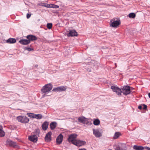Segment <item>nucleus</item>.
Wrapping results in <instances>:
<instances>
[{
    "mask_svg": "<svg viewBox=\"0 0 150 150\" xmlns=\"http://www.w3.org/2000/svg\"><path fill=\"white\" fill-rule=\"evenodd\" d=\"M120 24V20L119 18L112 19L110 21V26L116 28Z\"/></svg>",
    "mask_w": 150,
    "mask_h": 150,
    "instance_id": "nucleus-1",
    "label": "nucleus"
},
{
    "mask_svg": "<svg viewBox=\"0 0 150 150\" xmlns=\"http://www.w3.org/2000/svg\"><path fill=\"white\" fill-rule=\"evenodd\" d=\"M52 85L51 83H48L42 87L41 91L43 93H49L52 90Z\"/></svg>",
    "mask_w": 150,
    "mask_h": 150,
    "instance_id": "nucleus-2",
    "label": "nucleus"
},
{
    "mask_svg": "<svg viewBox=\"0 0 150 150\" xmlns=\"http://www.w3.org/2000/svg\"><path fill=\"white\" fill-rule=\"evenodd\" d=\"M17 119L18 122L23 123H28L29 121V119L25 116H18Z\"/></svg>",
    "mask_w": 150,
    "mask_h": 150,
    "instance_id": "nucleus-3",
    "label": "nucleus"
},
{
    "mask_svg": "<svg viewBox=\"0 0 150 150\" xmlns=\"http://www.w3.org/2000/svg\"><path fill=\"white\" fill-rule=\"evenodd\" d=\"M122 92L123 94L125 95H127L129 94L131 92V90L130 87L128 86H125L122 88Z\"/></svg>",
    "mask_w": 150,
    "mask_h": 150,
    "instance_id": "nucleus-4",
    "label": "nucleus"
},
{
    "mask_svg": "<svg viewBox=\"0 0 150 150\" xmlns=\"http://www.w3.org/2000/svg\"><path fill=\"white\" fill-rule=\"evenodd\" d=\"M111 88L112 91L114 92H115L117 95L120 96L121 95L122 91L120 88L115 86H112Z\"/></svg>",
    "mask_w": 150,
    "mask_h": 150,
    "instance_id": "nucleus-5",
    "label": "nucleus"
},
{
    "mask_svg": "<svg viewBox=\"0 0 150 150\" xmlns=\"http://www.w3.org/2000/svg\"><path fill=\"white\" fill-rule=\"evenodd\" d=\"M77 135L75 134H71L70 135L68 138V141L69 142H71L74 144V142H75V141L76 140V137Z\"/></svg>",
    "mask_w": 150,
    "mask_h": 150,
    "instance_id": "nucleus-6",
    "label": "nucleus"
},
{
    "mask_svg": "<svg viewBox=\"0 0 150 150\" xmlns=\"http://www.w3.org/2000/svg\"><path fill=\"white\" fill-rule=\"evenodd\" d=\"M6 145L13 147H15L17 146V144L16 142H13L9 139H7L6 141Z\"/></svg>",
    "mask_w": 150,
    "mask_h": 150,
    "instance_id": "nucleus-7",
    "label": "nucleus"
},
{
    "mask_svg": "<svg viewBox=\"0 0 150 150\" xmlns=\"http://www.w3.org/2000/svg\"><path fill=\"white\" fill-rule=\"evenodd\" d=\"M66 89V87L61 86L53 88L52 91H53L60 92L65 91Z\"/></svg>",
    "mask_w": 150,
    "mask_h": 150,
    "instance_id": "nucleus-8",
    "label": "nucleus"
},
{
    "mask_svg": "<svg viewBox=\"0 0 150 150\" xmlns=\"http://www.w3.org/2000/svg\"><path fill=\"white\" fill-rule=\"evenodd\" d=\"M74 142V145L78 146H80L85 144L86 142L84 141H83L80 140H76Z\"/></svg>",
    "mask_w": 150,
    "mask_h": 150,
    "instance_id": "nucleus-9",
    "label": "nucleus"
},
{
    "mask_svg": "<svg viewBox=\"0 0 150 150\" xmlns=\"http://www.w3.org/2000/svg\"><path fill=\"white\" fill-rule=\"evenodd\" d=\"M78 122L80 123L88 124V119L84 117H79L78 118Z\"/></svg>",
    "mask_w": 150,
    "mask_h": 150,
    "instance_id": "nucleus-10",
    "label": "nucleus"
},
{
    "mask_svg": "<svg viewBox=\"0 0 150 150\" xmlns=\"http://www.w3.org/2000/svg\"><path fill=\"white\" fill-rule=\"evenodd\" d=\"M28 139L33 142H36L38 140V137L36 135H32L28 137Z\"/></svg>",
    "mask_w": 150,
    "mask_h": 150,
    "instance_id": "nucleus-11",
    "label": "nucleus"
},
{
    "mask_svg": "<svg viewBox=\"0 0 150 150\" xmlns=\"http://www.w3.org/2000/svg\"><path fill=\"white\" fill-rule=\"evenodd\" d=\"M52 134V132L50 131L47 134L45 137V140L46 142H49L51 141Z\"/></svg>",
    "mask_w": 150,
    "mask_h": 150,
    "instance_id": "nucleus-12",
    "label": "nucleus"
},
{
    "mask_svg": "<svg viewBox=\"0 0 150 150\" xmlns=\"http://www.w3.org/2000/svg\"><path fill=\"white\" fill-rule=\"evenodd\" d=\"M77 35V32L74 30H70L69 33L67 34V36H76Z\"/></svg>",
    "mask_w": 150,
    "mask_h": 150,
    "instance_id": "nucleus-13",
    "label": "nucleus"
},
{
    "mask_svg": "<svg viewBox=\"0 0 150 150\" xmlns=\"http://www.w3.org/2000/svg\"><path fill=\"white\" fill-rule=\"evenodd\" d=\"M94 135L96 137H100L102 136V132L98 130H94Z\"/></svg>",
    "mask_w": 150,
    "mask_h": 150,
    "instance_id": "nucleus-14",
    "label": "nucleus"
},
{
    "mask_svg": "<svg viewBox=\"0 0 150 150\" xmlns=\"http://www.w3.org/2000/svg\"><path fill=\"white\" fill-rule=\"evenodd\" d=\"M63 139V136L61 134H60L57 137L56 139L57 143L60 144L62 143Z\"/></svg>",
    "mask_w": 150,
    "mask_h": 150,
    "instance_id": "nucleus-15",
    "label": "nucleus"
},
{
    "mask_svg": "<svg viewBox=\"0 0 150 150\" xmlns=\"http://www.w3.org/2000/svg\"><path fill=\"white\" fill-rule=\"evenodd\" d=\"M26 37L30 42L31 41L35 40L37 39V38L35 36L32 35H29Z\"/></svg>",
    "mask_w": 150,
    "mask_h": 150,
    "instance_id": "nucleus-16",
    "label": "nucleus"
},
{
    "mask_svg": "<svg viewBox=\"0 0 150 150\" xmlns=\"http://www.w3.org/2000/svg\"><path fill=\"white\" fill-rule=\"evenodd\" d=\"M19 42L22 45H27L30 43V41L28 40L22 39Z\"/></svg>",
    "mask_w": 150,
    "mask_h": 150,
    "instance_id": "nucleus-17",
    "label": "nucleus"
},
{
    "mask_svg": "<svg viewBox=\"0 0 150 150\" xmlns=\"http://www.w3.org/2000/svg\"><path fill=\"white\" fill-rule=\"evenodd\" d=\"M49 124L48 122L47 121L45 122L42 124V129L44 130H46L48 128V126Z\"/></svg>",
    "mask_w": 150,
    "mask_h": 150,
    "instance_id": "nucleus-18",
    "label": "nucleus"
},
{
    "mask_svg": "<svg viewBox=\"0 0 150 150\" xmlns=\"http://www.w3.org/2000/svg\"><path fill=\"white\" fill-rule=\"evenodd\" d=\"M16 42L15 39L10 38L8 39L6 41V42L8 43H14Z\"/></svg>",
    "mask_w": 150,
    "mask_h": 150,
    "instance_id": "nucleus-19",
    "label": "nucleus"
},
{
    "mask_svg": "<svg viewBox=\"0 0 150 150\" xmlns=\"http://www.w3.org/2000/svg\"><path fill=\"white\" fill-rule=\"evenodd\" d=\"M133 148L136 150H143L144 149V147L142 146L134 145L133 146Z\"/></svg>",
    "mask_w": 150,
    "mask_h": 150,
    "instance_id": "nucleus-20",
    "label": "nucleus"
},
{
    "mask_svg": "<svg viewBox=\"0 0 150 150\" xmlns=\"http://www.w3.org/2000/svg\"><path fill=\"white\" fill-rule=\"evenodd\" d=\"M57 123L55 122H52L50 124V127L51 129H55Z\"/></svg>",
    "mask_w": 150,
    "mask_h": 150,
    "instance_id": "nucleus-21",
    "label": "nucleus"
},
{
    "mask_svg": "<svg viewBox=\"0 0 150 150\" xmlns=\"http://www.w3.org/2000/svg\"><path fill=\"white\" fill-rule=\"evenodd\" d=\"M33 118H35L38 119H40L42 118V116L41 114H33L32 116Z\"/></svg>",
    "mask_w": 150,
    "mask_h": 150,
    "instance_id": "nucleus-22",
    "label": "nucleus"
},
{
    "mask_svg": "<svg viewBox=\"0 0 150 150\" xmlns=\"http://www.w3.org/2000/svg\"><path fill=\"white\" fill-rule=\"evenodd\" d=\"M121 135V134L119 132H117L114 134L113 138L114 139H117Z\"/></svg>",
    "mask_w": 150,
    "mask_h": 150,
    "instance_id": "nucleus-23",
    "label": "nucleus"
},
{
    "mask_svg": "<svg viewBox=\"0 0 150 150\" xmlns=\"http://www.w3.org/2000/svg\"><path fill=\"white\" fill-rule=\"evenodd\" d=\"M2 127L0 126V137H4L5 135V132L2 130Z\"/></svg>",
    "mask_w": 150,
    "mask_h": 150,
    "instance_id": "nucleus-24",
    "label": "nucleus"
},
{
    "mask_svg": "<svg viewBox=\"0 0 150 150\" xmlns=\"http://www.w3.org/2000/svg\"><path fill=\"white\" fill-rule=\"evenodd\" d=\"M100 123V121L98 119H94V125L98 126L99 125Z\"/></svg>",
    "mask_w": 150,
    "mask_h": 150,
    "instance_id": "nucleus-25",
    "label": "nucleus"
},
{
    "mask_svg": "<svg viewBox=\"0 0 150 150\" xmlns=\"http://www.w3.org/2000/svg\"><path fill=\"white\" fill-rule=\"evenodd\" d=\"M129 17L130 18H134L136 16V14L134 13H131L128 15Z\"/></svg>",
    "mask_w": 150,
    "mask_h": 150,
    "instance_id": "nucleus-26",
    "label": "nucleus"
},
{
    "mask_svg": "<svg viewBox=\"0 0 150 150\" xmlns=\"http://www.w3.org/2000/svg\"><path fill=\"white\" fill-rule=\"evenodd\" d=\"M51 8H59V6L57 5H54L52 4H51Z\"/></svg>",
    "mask_w": 150,
    "mask_h": 150,
    "instance_id": "nucleus-27",
    "label": "nucleus"
},
{
    "mask_svg": "<svg viewBox=\"0 0 150 150\" xmlns=\"http://www.w3.org/2000/svg\"><path fill=\"white\" fill-rule=\"evenodd\" d=\"M52 23H48L47 24V26L48 29H50L52 28Z\"/></svg>",
    "mask_w": 150,
    "mask_h": 150,
    "instance_id": "nucleus-28",
    "label": "nucleus"
},
{
    "mask_svg": "<svg viewBox=\"0 0 150 150\" xmlns=\"http://www.w3.org/2000/svg\"><path fill=\"white\" fill-rule=\"evenodd\" d=\"M44 6L48 7V8H51V4H45V5H43Z\"/></svg>",
    "mask_w": 150,
    "mask_h": 150,
    "instance_id": "nucleus-29",
    "label": "nucleus"
},
{
    "mask_svg": "<svg viewBox=\"0 0 150 150\" xmlns=\"http://www.w3.org/2000/svg\"><path fill=\"white\" fill-rule=\"evenodd\" d=\"M25 48L26 50H27L28 51H31L33 50V49L29 47H26Z\"/></svg>",
    "mask_w": 150,
    "mask_h": 150,
    "instance_id": "nucleus-30",
    "label": "nucleus"
},
{
    "mask_svg": "<svg viewBox=\"0 0 150 150\" xmlns=\"http://www.w3.org/2000/svg\"><path fill=\"white\" fill-rule=\"evenodd\" d=\"M120 147L118 145L115 148V150H120Z\"/></svg>",
    "mask_w": 150,
    "mask_h": 150,
    "instance_id": "nucleus-31",
    "label": "nucleus"
},
{
    "mask_svg": "<svg viewBox=\"0 0 150 150\" xmlns=\"http://www.w3.org/2000/svg\"><path fill=\"white\" fill-rule=\"evenodd\" d=\"M143 109H146L147 108V105L144 104H143Z\"/></svg>",
    "mask_w": 150,
    "mask_h": 150,
    "instance_id": "nucleus-32",
    "label": "nucleus"
},
{
    "mask_svg": "<svg viewBox=\"0 0 150 150\" xmlns=\"http://www.w3.org/2000/svg\"><path fill=\"white\" fill-rule=\"evenodd\" d=\"M31 16V14H30L29 13H27V18H30Z\"/></svg>",
    "mask_w": 150,
    "mask_h": 150,
    "instance_id": "nucleus-33",
    "label": "nucleus"
},
{
    "mask_svg": "<svg viewBox=\"0 0 150 150\" xmlns=\"http://www.w3.org/2000/svg\"><path fill=\"white\" fill-rule=\"evenodd\" d=\"M145 149H146L147 150H150V148L147 147V146H145L144 147Z\"/></svg>",
    "mask_w": 150,
    "mask_h": 150,
    "instance_id": "nucleus-34",
    "label": "nucleus"
},
{
    "mask_svg": "<svg viewBox=\"0 0 150 150\" xmlns=\"http://www.w3.org/2000/svg\"><path fill=\"white\" fill-rule=\"evenodd\" d=\"M138 108L139 109L141 110L142 109V106L141 105L139 106L138 107Z\"/></svg>",
    "mask_w": 150,
    "mask_h": 150,
    "instance_id": "nucleus-35",
    "label": "nucleus"
},
{
    "mask_svg": "<svg viewBox=\"0 0 150 150\" xmlns=\"http://www.w3.org/2000/svg\"><path fill=\"white\" fill-rule=\"evenodd\" d=\"M87 71H89V72H91V69H89V68H88L87 69Z\"/></svg>",
    "mask_w": 150,
    "mask_h": 150,
    "instance_id": "nucleus-36",
    "label": "nucleus"
},
{
    "mask_svg": "<svg viewBox=\"0 0 150 150\" xmlns=\"http://www.w3.org/2000/svg\"><path fill=\"white\" fill-rule=\"evenodd\" d=\"M78 150H86L84 148H83V149H80Z\"/></svg>",
    "mask_w": 150,
    "mask_h": 150,
    "instance_id": "nucleus-37",
    "label": "nucleus"
},
{
    "mask_svg": "<svg viewBox=\"0 0 150 150\" xmlns=\"http://www.w3.org/2000/svg\"><path fill=\"white\" fill-rule=\"evenodd\" d=\"M28 116L29 117H30L31 116L30 115V114H31V113H29V114L28 113Z\"/></svg>",
    "mask_w": 150,
    "mask_h": 150,
    "instance_id": "nucleus-38",
    "label": "nucleus"
},
{
    "mask_svg": "<svg viewBox=\"0 0 150 150\" xmlns=\"http://www.w3.org/2000/svg\"><path fill=\"white\" fill-rule=\"evenodd\" d=\"M148 96L149 98H150V92L149 93Z\"/></svg>",
    "mask_w": 150,
    "mask_h": 150,
    "instance_id": "nucleus-39",
    "label": "nucleus"
},
{
    "mask_svg": "<svg viewBox=\"0 0 150 150\" xmlns=\"http://www.w3.org/2000/svg\"><path fill=\"white\" fill-rule=\"evenodd\" d=\"M120 150H124L122 148H120Z\"/></svg>",
    "mask_w": 150,
    "mask_h": 150,
    "instance_id": "nucleus-40",
    "label": "nucleus"
},
{
    "mask_svg": "<svg viewBox=\"0 0 150 150\" xmlns=\"http://www.w3.org/2000/svg\"><path fill=\"white\" fill-rule=\"evenodd\" d=\"M93 133H94V129H93Z\"/></svg>",
    "mask_w": 150,
    "mask_h": 150,
    "instance_id": "nucleus-41",
    "label": "nucleus"
},
{
    "mask_svg": "<svg viewBox=\"0 0 150 150\" xmlns=\"http://www.w3.org/2000/svg\"><path fill=\"white\" fill-rule=\"evenodd\" d=\"M108 150H112L110 149H108Z\"/></svg>",
    "mask_w": 150,
    "mask_h": 150,
    "instance_id": "nucleus-42",
    "label": "nucleus"
},
{
    "mask_svg": "<svg viewBox=\"0 0 150 150\" xmlns=\"http://www.w3.org/2000/svg\"><path fill=\"white\" fill-rule=\"evenodd\" d=\"M93 123L94 124V121H93Z\"/></svg>",
    "mask_w": 150,
    "mask_h": 150,
    "instance_id": "nucleus-43",
    "label": "nucleus"
}]
</instances>
